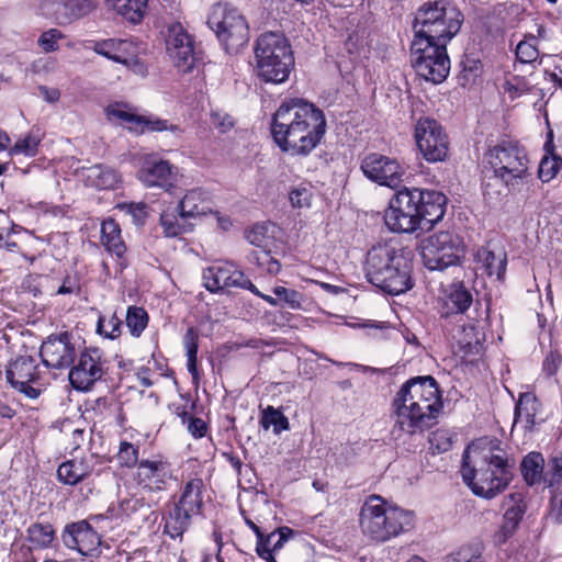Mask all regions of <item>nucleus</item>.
<instances>
[{
    "label": "nucleus",
    "instance_id": "58",
    "mask_svg": "<svg viewBox=\"0 0 562 562\" xmlns=\"http://www.w3.org/2000/svg\"><path fill=\"white\" fill-rule=\"evenodd\" d=\"M64 37L57 29L44 32L38 38V45L45 53L56 52L59 48L58 42Z\"/></svg>",
    "mask_w": 562,
    "mask_h": 562
},
{
    "label": "nucleus",
    "instance_id": "30",
    "mask_svg": "<svg viewBox=\"0 0 562 562\" xmlns=\"http://www.w3.org/2000/svg\"><path fill=\"white\" fill-rule=\"evenodd\" d=\"M281 233V228L278 225L271 222H263L248 228L245 232V238L250 245L260 250H276L279 247L278 241Z\"/></svg>",
    "mask_w": 562,
    "mask_h": 562
},
{
    "label": "nucleus",
    "instance_id": "35",
    "mask_svg": "<svg viewBox=\"0 0 562 562\" xmlns=\"http://www.w3.org/2000/svg\"><path fill=\"white\" fill-rule=\"evenodd\" d=\"M101 244L109 252L115 255L119 259H123L126 246L119 224L112 218L104 220L101 224Z\"/></svg>",
    "mask_w": 562,
    "mask_h": 562
},
{
    "label": "nucleus",
    "instance_id": "5",
    "mask_svg": "<svg viewBox=\"0 0 562 562\" xmlns=\"http://www.w3.org/2000/svg\"><path fill=\"white\" fill-rule=\"evenodd\" d=\"M413 512L387 503L380 495H370L359 513V527L364 537L376 543L386 542L414 527Z\"/></svg>",
    "mask_w": 562,
    "mask_h": 562
},
{
    "label": "nucleus",
    "instance_id": "38",
    "mask_svg": "<svg viewBox=\"0 0 562 562\" xmlns=\"http://www.w3.org/2000/svg\"><path fill=\"white\" fill-rule=\"evenodd\" d=\"M536 406L537 403L531 395H520L515 408L514 427L521 425L525 429L532 428L535 425Z\"/></svg>",
    "mask_w": 562,
    "mask_h": 562
},
{
    "label": "nucleus",
    "instance_id": "56",
    "mask_svg": "<svg viewBox=\"0 0 562 562\" xmlns=\"http://www.w3.org/2000/svg\"><path fill=\"white\" fill-rule=\"evenodd\" d=\"M560 169V160L557 157L544 156L539 165L538 176L542 182L551 181Z\"/></svg>",
    "mask_w": 562,
    "mask_h": 562
},
{
    "label": "nucleus",
    "instance_id": "9",
    "mask_svg": "<svg viewBox=\"0 0 562 562\" xmlns=\"http://www.w3.org/2000/svg\"><path fill=\"white\" fill-rule=\"evenodd\" d=\"M464 255L462 238L452 231H440L424 238L420 243V256L429 270H445L456 266Z\"/></svg>",
    "mask_w": 562,
    "mask_h": 562
},
{
    "label": "nucleus",
    "instance_id": "37",
    "mask_svg": "<svg viewBox=\"0 0 562 562\" xmlns=\"http://www.w3.org/2000/svg\"><path fill=\"white\" fill-rule=\"evenodd\" d=\"M160 226L167 237H177L190 232L192 225L188 220L180 217V211L177 207H167L160 214Z\"/></svg>",
    "mask_w": 562,
    "mask_h": 562
},
{
    "label": "nucleus",
    "instance_id": "42",
    "mask_svg": "<svg viewBox=\"0 0 562 562\" xmlns=\"http://www.w3.org/2000/svg\"><path fill=\"white\" fill-rule=\"evenodd\" d=\"M544 465V459L541 453L530 452L527 454L521 462V473L525 481L529 485H533L540 482L542 476V470Z\"/></svg>",
    "mask_w": 562,
    "mask_h": 562
},
{
    "label": "nucleus",
    "instance_id": "41",
    "mask_svg": "<svg viewBox=\"0 0 562 562\" xmlns=\"http://www.w3.org/2000/svg\"><path fill=\"white\" fill-rule=\"evenodd\" d=\"M26 532L27 540L35 549L48 548L55 539V530L49 524H33Z\"/></svg>",
    "mask_w": 562,
    "mask_h": 562
},
{
    "label": "nucleus",
    "instance_id": "27",
    "mask_svg": "<svg viewBox=\"0 0 562 562\" xmlns=\"http://www.w3.org/2000/svg\"><path fill=\"white\" fill-rule=\"evenodd\" d=\"M412 65L419 77L432 83H441L450 70L448 54L432 57L430 55L412 56Z\"/></svg>",
    "mask_w": 562,
    "mask_h": 562
},
{
    "label": "nucleus",
    "instance_id": "3",
    "mask_svg": "<svg viewBox=\"0 0 562 562\" xmlns=\"http://www.w3.org/2000/svg\"><path fill=\"white\" fill-rule=\"evenodd\" d=\"M442 407L436 380L417 376L406 381L393 400L395 427L409 435L429 428Z\"/></svg>",
    "mask_w": 562,
    "mask_h": 562
},
{
    "label": "nucleus",
    "instance_id": "33",
    "mask_svg": "<svg viewBox=\"0 0 562 562\" xmlns=\"http://www.w3.org/2000/svg\"><path fill=\"white\" fill-rule=\"evenodd\" d=\"M81 177L86 184L100 190L115 189L121 183L120 173L108 166L94 165L83 169Z\"/></svg>",
    "mask_w": 562,
    "mask_h": 562
},
{
    "label": "nucleus",
    "instance_id": "17",
    "mask_svg": "<svg viewBox=\"0 0 562 562\" xmlns=\"http://www.w3.org/2000/svg\"><path fill=\"white\" fill-rule=\"evenodd\" d=\"M138 179L148 188L158 187L166 191L173 188L179 170L169 160L159 158L156 154H145L140 158Z\"/></svg>",
    "mask_w": 562,
    "mask_h": 562
},
{
    "label": "nucleus",
    "instance_id": "13",
    "mask_svg": "<svg viewBox=\"0 0 562 562\" xmlns=\"http://www.w3.org/2000/svg\"><path fill=\"white\" fill-rule=\"evenodd\" d=\"M416 198L415 189L405 188L391 199L384 222L392 232L413 233L419 229Z\"/></svg>",
    "mask_w": 562,
    "mask_h": 562
},
{
    "label": "nucleus",
    "instance_id": "28",
    "mask_svg": "<svg viewBox=\"0 0 562 562\" xmlns=\"http://www.w3.org/2000/svg\"><path fill=\"white\" fill-rule=\"evenodd\" d=\"M472 302L471 292L462 283H452L439 301V314L443 318L462 315Z\"/></svg>",
    "mask_w": 562,
    "mask_h": 562
},
{
    "label": "nucleus",
    "instance_id": "64",
    "mask_svg": "<svg viewBox=\"0 0 562 562\" xmlns=\"http://www.w3.org/2000/svg\"><path fill=\"white\" fill-rule=\"evenodd\" d=\"M215 217L221 229L226 232L233 226V221L228 215L215 212Z\"/></svg>",
    "mask_w": 562,
    "mask_h": 562
},
{
    "label": "nucleus",
    "instance_id": "57",
    "mask_svg": "<svg viewBox=\"0 0 562 562\" xmlns=\"http://www.w3.org/2000/svg\"><path fill=\"white\" fill-rule=\"evenodd\" d=\"M313 193L310 188L300 186L289 192V199L293 207H308L312 203Z\"/></svg>",
    "mask_w": 562,
    "mask_h": 562
},
{
    "label": "nucleus",
    "instance_id": "34",
    "mask_svg": "<svg viewBox=\"0 0 562 562\" xmlns=\"http://www.w3.org/2000/svg\"><path fill=\"white\" fill-rule=\"evenodd\" d=\"M119 15L130 23H140L147 14L148 0H104Z\"/></svg>",
    "mask_w": 562,
    "mask_h": 562
},
{
    "label": "nucleus",
    "instance_id": "49",
    "mask_svg": "<svg viewBox=\"0 0 562 562\" xmlns=\"http://www.w3.org/2000/svg\"><path fill=\"white\" fill-rule=\"evenodd\" d=\"M148 323V315L143 307L130 306L126 313V326L134 337H139Z\"/></svg>",
    "mask_w": 562,
    "mask_h": 562
},
{
    "label": "nucleus",
    "instance_id": "10",
    "mask_svg": "<svg viewBox=\"0 0 562 562\" xmlns=\"http://www.w3.org/2000/svg\"><path fill=\"white\" fill-rule=\"evenodd\" d=\"M207 24L228 53H236L249 41L248 24L236 9L214 7L209 15Z\"/></svg>",
    "mask_w": 562,
    "mask_h": 562
},
{
    "label": "nucleus",
    "instance_id": "53",
    "mask_svg": "<svg viewBox=\"0 0 562 562\" xmlns=\"http://www.w3.org/2000/svg\"><path fill=\"white\" fill-rule=\"evenodd\" d=\"M274 250L262 249L252 252V258L257 266L269 274H278L281 269L280 262L272 257Z\"/></svg>",
    "mask_w": 562,
    "mask_h": 562
},
{
    "label": "nucleus",
    "instance_id": "63",
    "mask_svg": "<svg viewBox=\"0 0 562 562\" xmlns=\"http://www.w3.org/2000/svg\"><path fill=\"white\" fill-rule=\"evenodd\" d=\"M560 363H561L560 356L551 352L546 357V359L543 361V369L548 374L552 375L557 372Z\"/></svg>",
    "mask_w": 562,
    "mask_h": 562
},
{
    "label": "nucleus",
    "instance_id": "26",
    "mask_svg": "<svg viewBox=\"0 0 562 562\" xmlns=\"http://www.w3.org/2000/svg\"><path fill=\"white\" fill-rule=\"evenodd\" d=\"M63 541L67 548L82 555L91 554L101 543L99 535L86 521L68 526L63 533Z\"/></svg>",
    "mask_w": 562,
    "mask_h": 562
},
{
    "label": "nucleus",
    "instance_id": "22",
    "mask_svg": "<svg viewBox=\"0 0 562 562\" xmlns=\"http://www.w3.org/2000/svg\"><path fill=\"white\" fill-rule=\"evenodd\" d=\"M38 378V366L36 361L29 356L16 358L7 370L9 383L30 398H36L40 395V390L32 385Z\"/></svg>",
    "mask_w": 562,
    "mask_h": 562
},
{
    "label": "nucleus",
    "instance_id": "54",
    "mask_svg": "<svg viewBox=\"0 0 562 562\" xmlns=\"http://www.w3.org/2000/svg\"><path fill=\"white\" fill-rule=\"evenodd\" d=\"M121 319L115 315L101 316L98 321L97 331L106 338L114 339L121 335Z\"/></svg>",
    "mask_w": 562,
    "mask_h": 562
},
{
    "label": "nucleus",
    "instance_id": "11",
    "mask_svg": "<svg viewBox=\"0 0 562 562\" xmlns=\"http://www.w3.org/2000/svg\"><path fill=\"white\" fill-rule=\"evenodd\" d=\"M203 282L204 286L213 293L227 288H240L250 291L271 306L279 304L272 295L260 292L245 273L229 261H220L206 268L203 271Z\"/></svg>",
    "mask_w": 562,
    "mask_h": 562
},
{
    "label": "nucleus",
    "instance_id": "61",
    "mask_svg": "<svg viewBox=\"0 0 562 562\" xmlns=\"http://www.w3.org/2000/svg\"><path fill=\"white\" fill-rule=\"evenodd\" d=\"M246 525L256 533L257 537V544H256V552L258 555L266 560L267 562H277L274 558H271L268 551L263 547V533L261 532L260 528L248 517H245Z\"/></svg>",
    "mask_w": 562,
    "mask_h": 562
},
{
    "label": "nucleus",
    "instance_id": "50",
    "mask_svg": "<svg viewBox=\"0 0 562 562\" xmlns=\"http://www.w3.org/2000/svg\"><path fill=\"white\" fill-rule=\"evenodd\" d=\"M183 344L187 350L188 358V371L195 376L196 375V360H198V335L193 328H189L184 335Z\"/></svg>",
    "mask_w": 562,
    "mask_h": 562
},
{
    "label": "nucleus",
    "instance_id": "2",
    "mask_svg": "<svg viewBox=\"0 0 562 562\" xmlns=\"http://www.w3.org/2000/svg\"><path fill=\"white\" fill-rule=\"evenodd\" d=\"M460 472L471 492L484 499L495 498L512 481L507 453L497 439L483 438L471 443L463 453Z\"/></svg>",
    "mask_w": 562,
    "mask_h": 562
},
{
    "label": "nucleus",
    "instance_id": "16",
    "mask_svg": "<svg viewBox=\"0 0 562 562\" xmlns=\"http://www.w3.org/2000/svg\"><path fill=\"white\" fill-rule=\"evenodd\" d=\"M361 170L371 181L390 188L397 187L405 173L397 159L376 153L369 154L362 159Z\"/></svg>",
    "mask_w": 562,
    "mask_h": 562
},
{
    "label": "nucleus",
    "instance_id": "18",
    "mask_svg": "<svg viewBox=\"0 0 562 562\" xmlns=\"http://www.w3.org/2000/svg\"><path fill=\"white\" fill-rule=\"evenodd\" d=\"M104 374V363L101 352L93 349H86L80 353L78 362L69 372L71 385L79 391L89 390Z\"/></svg>",
    "mask_w": 562,
    "mask_h": 562
},
{
    "label": "nucleus",
    "instance_id": "47",
    "mask_svg": "<svg viewBox=\"0 0 562 562\" xmlns=\"http://www.w3.org/2000/svg\"><path fill=\"white\" fill-rule=\"evenodd\" d=\"M276 300L279 302L277 306L283 302L291 310H302L305 301L304 295L294 290L285 286L277 285L272 289ZM274 299V296H272Z\"/></svg>",
    "mask_w": 562,
    "mask_h": 562
},
{
    "label": "nucleus",
    "instance_id": "15",
    "mask_svg": "<svg viewBox=\"0 0 562 562\" xmlns=\"http://www.w3.org/2000/svg\"><path fill=\"white\" fill-rule=\"evenodd\" d=\"M167 54L178 71L190 72L195 65L193 41L186 29L173 22L168 25L165 35Z\"/></svg>",
    "mask_w": 562,
    "mask_h": 562
},
{
    "label": "nucleus",
    "instance_id": "46",
    "mask_svg": "<svg viewBox=\"0 0 562 562\" xmlns=\"http://www.w3.org/2000/svg\"><path fill=\"white\" fill-rule=\"evenodd\" d=\"M40 144L41 136L34 132H30L15 142V144L9 149V155L34 157L37 154Z\"/></svg>",
    "mask_w": 562,
    "mask_h": 562
},
{
    "label": "nucleus",
    "instance_id": "14",
    "mask_svg": "<svg viewBox=\"0 0 562 562\" xmlns=\"http://www.w3.org/2000/svg\"><path fill=\"white\" fill-rule=\"evenodd\" d=\"M105 113L109 121L117 123L136 134L164 131L177 133L180 131L178 125L171 124L166 120H160L153 116L137 115L132 112L126 104L122 103H113L108 105Z\"/></svg>",
    "mask_w": 562,
    "mask_h": 562
},
{
    "label": "nucleus",
    "instance_id": "52",
    "mask_svg": "<svg viewBox=\"0 0 562 562\" xmlns=\"http://www.w3.org/2000/svg\"><path fill=\"white\" fill-rule=\"evenodd\" d=\"M516 56L524 64L535 61L539 56L537 38L529 36L527 40L520 41L516 47Z\"/></svg>",
    "mask_w": 562,
    "mask_h": 562
},
{
    "label": "nucleus",
    "instance_id": "39",
    "mask_svg": "<svg viewBox=\"0 0 562 562\" xmlns=\"http://www.w3.org/2000/svg\"><path fill=\"white\" fill-rule=\"evenodd\" d=\"M447 42H439L427 36L414 34L411 44V56L430 55L432 57L439 54H447Z\"/></svg>",
    "mask_w": 562,
    "mask_h": 562
},
{
    "label": "nucleus",
    "instance_id": "51",
    "mask_svg": "<svg viewBox=\"0 0 562 562\" xmlns=\"http://www.w3.org/2000/svg\"><path fill=\"white\" fill-rule=\"evenodd\" d=\"M139 447L128 441H121L116 459L122 467L133 468L138 465Z\"/></svg>",
    "mask_w": 562,
    "mask_h": 562
},
{
    "label": "nucleus",
    "instance_id": "1",
    "mask_svg": "<svg viewBox=\"0 0 562 562\" xmlns=\"http://www.w3.org/2000/svg\"><path fill=\"white\" fill-rule=\"evenodd\" d=\"M326 128L324 112L301 98L284 100L271 121V134L278 147L299 157L310 155L319 145Z\"/></svg>",
    "mask_w": 562,
    "mask_h": 562
},
{
    "label": "nucleus",
    "instance_id": "31",
    "mask_svg": "<svg viewBox=\"0 0 562 562\" xmlns=\"http://www.w3.org/2000/svg\"><path fill=\"white\" fill-rule=\"evenodd\" d=\"M177 209L180 211V217L188 221L196 220L211 213L206 194L201 189L188 191L179 201Z\"/></svg>",
    "mask_w": 562,
    "mask_h": 562
},
{
    "label": "nucleus",
    "instance_id": "59",
    "mask_svg": "<svg viewBox=\"0 0 562 562\" xmlns=\"http://www.w3.org/2000/svg\"><path fill=\"white\" fill-rule=\"evenodd\" d=\"M180 417L183 424L188 423V431L194 438H202L205 435L206 424L201 418L192 417L186 412H183Z\"/></svg>",
    "mask_w": 562,
    "mask_h": 562
},
{
    "label": "nucleus",
    "instance_id": "36",
    "mask_svg": "<svg viewBox=\"0 0 562 562\" xmlns=\"http://www.w3.org/2000/svg\"><path fill=\"white\" fill-rule=\"evenodd\" d=\"M92 469L82 459H72L63 462L57 469L59 482L67 485H76L90 475Z\"/></svg>",
    "mask_w": 562,
    "mask_h": 562
},
{
    "label": "nucleus",
    "instance_id": "25",
    "mask_svg": "<svg viewBox=\"0 0 562 562\" xmlns=\"http://www.w3.org/2000/svg\"><path fill=\"white\" fill-rule=\"evenodd\" d=\"M415 193L417 194L419 229H424L425 225H434L439 222L446 212V196L434 190L415 189Z\"/></svg>",
    "mask_w": 562,
    "mask_h": 562
},
{
    "label": "nucleus",
    "instance_id": "43",
    "mask_svg": "<svg viewBox=\"0 0 562 562\" xmlns=\"http://www.w3.org/2000/svg\"><path fill=\"white\" fill-rule=\"evenodd\" d=\"M475 258L490 276L496 274L501 278L505 272L506 258L503 254L496 256L487 248H481L477 250Z\"/></svg>",
    "mask_w": 562,
    "mask_h": 562
},
{
    "label": "nucleus",
    "instance_id": "40",
    "mask_svg": "<svg viewBox=\"0 0 562 562\" xmlns=\"http://www.w3.org/2000/svg\"><path fill=\"white\" fill-rule=\"evenodd\" d=\"M451 338L461 349L480 344L481 333L474 323H461L451 329Z\"/></svg>",
    "mask_w": 562,
    "mask_h": 562
},
{
    "label": "nucleus",
    "instance_id": "55",
    "mask_svg": "<svg viewBox=\"0 0 562 562\" xmlns=\"http://www.w3.org/2000/svg\"><path fill=\"white\" fill-rule=\"evenodd\" d=\"M447 562H483L482 551L477 547L465 546L449 555Z\"/></svg>",
    "mask_w": 562,
    "mask_h": 562
},
{
    "label": "nucleus",
    "instance_id": "21",
    "mask_svg": "<svg viewBox=\"0 0 562 562\" xmlns=\"http://www.w3.org/2000/svg\"><path fill=\"white\" fill-rule=\"evenodd\" d=\"M504 515L499 528L493 535L494 543L502 546L512 538L527 510L525 496L520 492L506 495L503 499Z\"/></svg>",
    "mask_w": 562,
    "mask_h": 562
},
{
    "label": "nucleus",
    "instance_id": "60",
    "mask_svg": "<svg viewBox=\"0 0 562 562\" xmlns=\"http://www.w3.org/2000/svg\"><path fill=\"white\" fill-rule=\"evenodd\" d=\"M211 125L220 133L224 134L231 131L234 126L233 119L227 113L221 111L211 112Z\"/></svg>",
    "mask_w": 562,
    "mask_h": 562
},
{
    "label": "nucleus",
    "instance_id": "7",
    "mask_svg": "<svg viewBox=\"0 0 562 562\" xmlns=\"http://www.w3.org/2000/svg\"><path fill=\"white\" fill-rule=\"evenodd\" d=\"M462 12L448 0L428 1L415 14L414 34L449 43L460 31Z\"/></svg>",
    "mask_w": 562,
    "mask_h": 562
},
{
    "label": "nucleus",
    "instance_id": "24",
    "mask_svg": "<svg viewBox=\"0 0 562 562\" xmlns=\"http://www.w3.org/2000/svg\"><path fill=\"white\" fill-rule=\"evenodd\" d=\"M94 8L92 0H43L41 9L45 15L66 24L90 13Z\"/></svg>",
    "mask_w": 562,
    "mask_h": 562
},
{
    "label": "nucleus",
    "instance_id": "4",
    "mask_svg": "<svg viewBox=\"0 0 562 562\" xmlns=\"http://www.w3.org/2000/svg\"><path fill=\"white\" fill-rule=\"evenodd\" d=\"M366 276L372 284L392 295L413 286L412 254L400 243L389 240L373 246L367 254Z\"/></svg>",
    "mask_w": 562,
    "mask_h": 562
},
{
    "label": "nucleus",
    "instance_id": "48",
    "mask_svg": "<svg viewBox=\"0 0 562 562\" xmlns=\"http://www.w3.org/2000/svg\"><path fill=\"white\" fill-rule=\"evenodd\" d=\"M293 530L289 527H280L270 532L267 537L263 535V547L271 558L273 553L281 550L284 543L293 536Z\"/></svg>",
    "mask_w": 562,
    "mask_h": 562
},
{
    "label": "nucleus",
    "instance_id": "19",
    "mask_svg": "<svg viewBox=\"0 0 562 562\" xmlns=\"http://www.w3.org/2000/svg\"><path fill=\"white\" fill-rule=\"evenodd\" d=\"M172 479L170 463L161 458L142 460L135 473L136 484L144 491H165Z\"/></svg>",
    "mask_w": 562,
    "mask_h": 562
},
{
    "label": "nucleus",
    "instance_id": "23",
    "mask_svg": "<svg viewBox=\"0 0 562 562\" xmlns=\"http://www.w3.org/2000/svg\"><path fill=\"white\" fill-rule=\"evenodd\" d=\"M40 355L47 368H68L75 360L76 350L67 334L48 337L41 346Z\"/></svg>",
    "mask_w": 562,
    "mask_h": 562
},
{
    "label": "nucleus",
    "instance_id": "62",
    "mask_svg": "<svg viewBox=\"0 0 562 562\" xmlns=\"http://www.w3.org/2000/svg\"><path fill=\"white\" fill-rule=\"evenodd\" d=\"M431 446L436 447V449L439 452L448 451L451 446L452 441L450 437L448 436V432L445 430H437L431 435L430 438Z\"/></svg>",
    "mask_w": 562,
    "mask_h": 562
},
{
    "label": "nucleus",
    "instance_id": "45",
    "mask_svg": "<svg viewBox=\"0 0 562 562\" xmlns=\"http://www.w3.org/2000/svg\"><path fill=\"white\" fill-rule=\"evenodd\" d=\"M260 425L266 430L272 426L274 434H280L283 430H288L290 427L286 416L273 406H268L262 409Z\"/></svg>",
    "mask_w": 562,
    "mask_h": 562
},
{
    "label": "nucleus",
    "instance_id": "8",
    "mask_svg": "<svg viewBox=\"0 0 562 562\" xmlns=\"http://www.w3.org/2000/svg\"><path fill=\"white\" fill-rule=\"evenodd\" d=\"M528 157L516 144L503 143L490 148L484 155L485 167L507 187H517L528 173Z\"/></svg>",
    "mask_w": 562,
    "mask_h": 562
},
{
    "label": "nucleus",
    "instance_id": "29",
    "mask_svg": "<svg viewBox=\"0 0 562 562\" xmlns=\"http://www.w3.org/2000/svg\"><path fill=\"white\" fill-rule=\"evenodd\" d=\"M205 486L201 479L188 481L180 493L175 508L190 516L191 518L202 514L204 505Z\"/></svg>",
    "mask_w": 562,
    "mask_h": 562
},
{
    "label": "nucleus",
    "instance_id": "20",
    "mask_svg": "<svg viewBox=\"0 0 562 562\" xmlns=\"http://www.w3.org/2000/svg\"><path fill=\"white\" fill-rule=\"evenodd\" d=\"M91 49L97 54L131 68L134 72L144 74V65L136 58L137 48L128 40L109 38L94 42Z\"/></svg>",
    "mask_w": 562,
    "mask_h": 562
},
{
    "label": "nucleus",
    "instance_id": "12",
    "mask_svg": "<svg viewBox=\"0 0 562 562\" xmlns=\"http://www.w3.org/2000/svg\"><path fill=\"white\" fill-rule=\"evenodd\" d=\"M418 150L428 162L443 161L449 151V138L442 126L429 116L419 117L414 127Z\"/></svg>",
    "mask_w": 562,
    "mask_h": 562
},
{
    "label": "nucleus",
    "instance_id": "6",
    "mask_svg": "<svg viewBox=\"0 0 562 562\" xmlns=\"http://www.w3.org/2000/svg\"><path fill=\"white\" fill-rule=\"evenodd\" d=\"M293 66V53L283 34L267 32L258 37L255 46V72L260 80L282 83L288 80Z\"/></svg>",
    "mask_w": 562,
    "mask_h": 562
},
{
    "label": "nucleus",
    "instance_id": "44",
    "mask_svg": "<svg viewBox=\"0 0 562 562\" xmlns=\"http://www.w3.org/2000/svg\"><path fill=\"white\" fill-rule=\"evenodd\" d=\"M191 519L192 518L190 516L173 508V510L166 518L164 527L165 533H167L172 539L181 538L183 532L189 528Z\"/></svg>",
    "mask_w": 562,
    "mask_h": 562
},
{
    "label": "nucleus",
    "instance_id": "32",
    "mask_svg": "<svg viewBox=\"0 0 562 562\" xmlns=\"http://www.w3.org/2000/svg\"><path fill=\"white\" fill-rule=\"evenodd\" d=\"M549 464L552 471L550 517L553 521L562 524V451L554 454Z\"/></svg>",
    "mask_w": 562,
    "mask_h": 562
}]
</instances>
